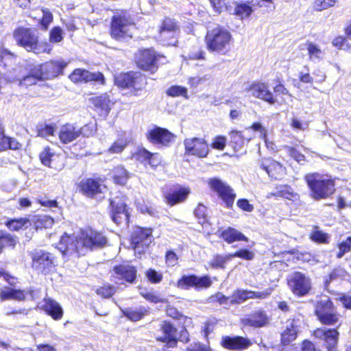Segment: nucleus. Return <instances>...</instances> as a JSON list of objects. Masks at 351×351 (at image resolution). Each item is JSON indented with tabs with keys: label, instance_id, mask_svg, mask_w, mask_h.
Returning <instances> with one entry per match:
<instances>
[{
	"label": "nucleus",
	"instance_id": "cd10ccee",
	"mask_svg": "<svg viewBox=\"0 0 351 351\" xmlns=\"http://www.w3.org/2000/svg\"><path fill=\"white\" fill-rule=\"evenodd\" d=\"M267 164H263V167L270 177L280 179L285 175V169L281 164L274 160H267Z\"/></svg>",
	"mask_w": 351,
	"mask_h": 351
},
{
	"label": "nucleus",
	"instance_id": "f3484780",
	"mask_svg": "<svg viewBox=\"0 0 351 351\" xmlns=\"http://www.w3.org/2000/svg\"><path fill=\"white\" fill-rule=\"evenodd\" d=\"M313 335L315 337L324 341L328 350L335 347L339 339V332L337 329L317 328L314 330Z\"/></svg>",
	"mask_w": 351,
	"mask_h": 351
},
{
	"label": "nucleus",
	"instance_id": "c756f323",
	"mask_svg": "<svg viewBox=\"0 0 351 351\" xmlns=\"http://www.w3.org/2000/svg\"><path fill=\"white\" fill-rule=\"evenodd\" d=\"M41 15V19H39L40 23L44 29H47L49 25L53 21V14L47 8H41L36 11H32L30 16L32 18L36 19Z\"/></svg>",
	"mask_w": 351,
	"mask_h": 351
},
{
	"label": "nucleus",
	"instance_id": "f8f14e48",
	"mask_svg": "<svg viewBox=\"0 0 351 351\" xmlns=\"http://www.w3.org/2000/svg\"><path fill=\"white\" fill-rule=\"evenodd\" d=\"M136 268L130 265H117L111 272L112 280L117 284H121L123 280L132 283L136 278Z\"/></svg>",
	"mask_w": 351,
	"mask_h": 351
},
{
	"label": "nucleus",
	"instance_id": "4be33fe9",
	"mask_svg": "<svg viewBox=\"0 0 351 351\" xmlns=\"http://www.w3.org/2000/svg\"><path fill=\"white\" fill-rule=\"evenodd\" d=\"M250 340L241 337H225L222 339L221 345L226 349L241 350L251 346Z\"/></svg>",
	"mask_w": 351,
	"mask_h": 351
},
{
	"label": "nucleus",
	"instance_id": "72a5a7b5",
	"mask_svg": "<svg viewBox=\"0 0 351 351\" xmlns=\"http://www.w3.org/2000/svg\"><path fill=\"white\" fill-rule=\"evenodd\" d=\"M158 38L164 45H176L179 32L158 31Z\"/></svg>",
	"mask_w": 351,
	"mask_h": 351
},
{
	"label": "nucleus",
	"instance_id": "aec40b11",
	"mask_svg": "<svg viewBox=\"0 0 351 351\" xmlns=\"http://www.w3.org/2000/svg\"><path fill=\"white\" fill-rule=\"evenodd\" d=\"M89 100L95 110L103 116H106L114 105L106 93L93 97Z\"/></svg>",
	"mask_w": 351,
	"mask_h": 351
},
{
	"label": "nucleus",
	"instance_id": "9b49d317",
	"mask_svg": "<svg viewBox=\"0 0 351 351\" xmlns=\"http://www.w3.org/2000/svg\"><path fill=\"white\" fill-rule=\"evenodd\" d=\"M208 184L212 190L217 193L228 208L233 205L236 194L229 186L217 178L210 179Z\"/></svg>",
	"mask_w": 351,
	"mask_h": 351
},
{
	"label": "nucleus",
	"instance_id": "473e14b6",
	"mask_svg": "<svg viewBox=\"0 0 351 351\" xmlns=\"http://www.w3.org/2000/svg\"><path fill=\"white\" fill-rule=\"evenodd\" d=\"M230 136L232 142L239 147L241 146L245 142L248 143L252 138H254L253 135L249 134V130H245L243 133L239 131L234 130L230 133Z\"/></svg>",
	"mask_w": 351,
	"mask_h": 351
},
{
	"label": "nucleus",
	"instance_id": "6ab92c4d",
	"mask_svg": "<svg viewBox=\"0 0 351 351\" xmlns=\"http://www.w3.org/2000/svg\"><path fill=\"white\" fill-rule=\"evenodd\" d=\"M110 206L112 208V219L114 223L119 224L123 221H128V213L124 202L117 199H112Z\"/></svg>",
	"mask_w": 351,
	"mask_h": 351
},
{
	"label": "nucleus",
	"instance_id": "e433bc0d",
	"mask_svg": "<svg viewBox=\"0 0 351 351\" xmlns=\"http://www.w3.org/2000/svg\"><path fill=\"white\" fill-rule=\"evenodd\" d=\"M56 158H58V156L51 152L49 148H45L40 154V158L42 163L51 168H56L53 164V161Z\"/></svg>",
	"mask_w": 351,
	"mask_h": 351
},
{
	"label": "nucleus",
	"instance_id": "0eeeda50",
	"mask_svg": "<svg viewBox=\"0 0 351 351\" xmlns=\"http://www.w3.org/2000/svg\"><path fill=\"white\" fill-rule=\"evenodd\" d=\"M288 284L293 293L298 296L306 295L311 289V279L299 271L289 277Z\"/></svg>",
	"mask_w": 351,
	"mask_h": 351
},
{
	"label": "nucleus",
	"instance_id": "3c124183",
	"mask_svg": "<svg viewBox=\"0 0 351 351\" xmlns=\"http://www.w3.org/2000/svg\"><path fill=\"white\" fill-rule=\"evenodd\" d=\"M234 1L235 0H210L213 7L218 12H221L223 10H228Z\"/></svg>",
	"mask_w": 351,
	"mask_h": 351
},
{
	"label": "nucleus",
	"instance_id": "338daca9",
	"mask_svg": "<svg viewBox=\"0 0 351 351\" xmlns=\"http://www.w3.org/2000/svg\"><path fill=\"white\" fill-rule=\"evenodd\" d=\"M291 128L297 131H304L308 129V124L298 119L297 117H293L291 121Z\"/></svg>",
	"mask_w": 351,
	"mask_h": 351
},
{
	"label": "nucleus",
	"instance_id": "c85d7f7f",
	"mask_svg": "<svg viewBox=\"0 0 351 351\" xmlns=\"http://www.w3.org/2000/svg\"><path fill=\"white\" fill-rule=\"evenodd\" d=\"M141 76L135 77L132 73H121L115 77L114 83L119 87L122 88L134 86L137 80H142Z\"/></svg>",
	"mask_w": 351,
	"mask_h": 351
},
{
	"label": "nucleus",
	"instance_id": "7ed1b4c3",
	"mask_svg": "<svg viewBox=\"0 0 351 351\" xmlns=\"http://www.w3.org/2000/svg\"><path fill=\"white\" fill-rule=\"evenodd\" d=\"M66 65L67 62L63 60L51 61L38 65L32 70L31 75L23 78L21 84L27 86L36 83V80H44L54 78L62 73Z\"/></svg>",
	"mask_w": 351,
	"mask_h": 351
},
{
	"label": "nucleus",
	"instance_id": "49530a36",
	"mask_svg": "<svg viewBox=\"0 0 351 351\" xmlns=\"http://www.w3.org/2000/svg\"><path fill=\"white\" fill-rule=\"evenodd\" d=\"M337 247L339 252L337 254V257L341 258L343 255L351 251V237H348L345 239L341 241Z\"/></svg>",
	"mask_w": 351,
	"mask_h": 351
},
{
	"label": "nucleus",
	"instance_id": "1a4fd4ad",
	"mask_svg": "<svg viewBox=\"0 0 351 351\" xmlns=\"http://www.w3.org/2000/svg\"><path fill=\"white\" fill-rule=\"evenodd\" d=\"M152 230L136 227L131 236V245L135 253L141 254L152 242Z\"/></svg>",
	"mask_w": 351,
	"mask_h": 351
},
{
	"label": "nucleus",
	"instance_id": "b1692460",
	"mask_svg": "<svg viewBox=\"0 0 351 351\" xmlns=\"http://www.w3.org/2000/svg\"><path fill=\"white\" fill-rule=\"evenodd\" d=\"M163 335L157 337V340L166 343L169 347H174L177 343L176 330L168 322H164L161 326Z\"/></svg>",
	"mask_w": 351,
	"mask_h": 351
},
{
	"label": "nucleus",
	"instance_id": "ddd939ff",
	"mask_svg": "<svg viewBox=\"0 0 351 351\" xmlns=\"http://www.w3.org/2000/svg\"><path fill=\"white\" fill-rule=\"evenodd\" d=\"M32 267L44 272L53 266L54 257L50 253L43 250H36L32 253Z\"/></svg>",
	"mask_w": 351,
	"mask_h": 351
},
{
	"label": "nucleus",
	"instance_id": "58836bf2",
	"mask_svg": "<svg viewBox=\"0 0 351 351\" xmlns=\"http://www.w3.org/2000/svg\"><path fill=\"white\" fill-rule=\"evenodd\" d=\"M347 276V272L341 267L334 269L325 278V286L327 287L329 284L337 280L344 278Z\"/></svg>",
	"mask_w": 351,
	"mask_h": 351
},
{
	"label": "nucleus",
	"instance_id": "2eb2a0df",
	"mask_svg": "<svg viewBox=\"0 0 351 351\" xmlns=\"http://www.w3.org/2000/svg\"><path fill=\"white\" fill-rule=\"evenodd\" d=\"M248 92L256 98L263 99L271 104L275 103L273 94L269 90L268 85L265 83H253L248 88Z\"/></svg>",
	"mask_w": 351,
	"mask_h": 351
},
{
	"label": "nucleus",
	"instance_id": "a19ab883",
	"mask_svg": "<svg viewBox=\"0 0 351 351\" xmlns=\"http://www.w3.org/2000/svg\"><path fill=\"white\" fill-rule=\"evenodd\" d=\"M123 313L129 319L133 322H136L140 320L147 313V310L144 308H141L140 309L127 308Z\"/></svg>",
	"mask_w": 351,
	"mask_h": 351
},
{
	"label": "nucleus",
	"instance_id": "c9c22d12",
	"mask_svg": "<svg viewBox=\"0 0 351 351\" xmlns=\"http://www.w3.org/2000/svg\"><path fill=\"white\" fill-rule=\"evenodd\" d=\"M113 180L116 184L124 185L128 178V172L122 167H117L113 171Z\"/></svg>",
	"mask_w": 351,
	"mask_h": 351
},
{
	"label": "nucleus",
	"instance_id": "6e6552de",
	"mask_svg": "<svg viewBox=\"0 0 351 351\" xmlns=\"http://www.w3.org/2000/svg\"><path fill=\"white\" fill-rule=\"evenodd\" d=\"M185 154L197 158H206L209 153V146L203 138L189 137L184 139Z\"/></svg>",
	"mask_w": 351,
	"mask_h": 351
},
{
	"label": "nucleus",
	"instance_id": "37998d69",
	"mask_svg": "<svg viewBox=\"0 0 351 351\" xmlns=\"http://www.w3.org/2000/svg\"><path fill=\"white\" fill-rule=\"evenodd\" d=\"M158 31L180 32V28L174 19L166 17L162 21Z\"/></svg>",
	"mask_w": 351,
	"mask_h": 351
},
{
	"label": "nucleus",
	"instance_id": "5fc2aeb1",
	"mask_svg": "<svg viewBox=\"0 0 351 351\" xmlns=\"http://www.w3.org/2000/svg\"><path fill=\"white\" fill-rule=\"evenodd\" d=\"M206 207L199 204L195 208L194 214L199 220V223L204 225L207 222Z\"/></svg>",
	"mask_w": 351,
	"mask_h": 351
},
{
	"label": "nucleus",
	"instance_id": "7c9ffc66",
	"mask_svg": "<svg viewBox=\"0 0 351 351\" xmlns=\"http://www.w3.org/2000/svg\"><path fill=\"white\" fill-rule=\"evenodd\" d=\"M0 298L2 301L5 300H23L25 296L23 291L6 287L0 291Z\"/></svg>",
	"mask_w": 351,
	"mask_h": 351
},
{
	"label": "nucleus",
	"instance_id": "bf43d9fd",
	"mask_svg": "<svg viewBox=\"0 0 351 351\" xmlns=\"http://www.w3.org/2000/svg\"><path fill=\"white\" fill-rule=\"evenodd\" d=\"M230 254L231 255V259L234 257H238L243 260L251 261L254 258V253L245 249L239 250L236 252Z\"/></svg>",
	"mask_w": 351,
	"mask_h": 351
},
{
	"label": "nucleus",
	"instance_id": "13d9d810",
	"mask_svg": "<svg viewBox=\"0 0 351 351\" xmlns=\"http://www.w3.org/2000/svg\"><path fill=\"white\" fill-rule=\"evenodd\" d=\"M127 141L124 139H119L115 141L108 149L110 154H119L126 147Z\"/></svg>",
	"mask_w": 351,
	"mask_h": 351
},
{
	"label": "nucleus",
	"instance_id": "052dcab7",
	"mask_svg": "<svg viewBox=\"0 0 351 351\" xmlns=\"http://www.w3.org/2000/svg\"><path fill=\"white\" fill-rule=\"evenodd\" d=\"M79 131V137L80 136H90L95 134L96 131V127L95 123H88L85 125H84L82 128H78Z\"/></svg>",
	"mask_w": 351,
	"mask_h": 351
},
{
	"label": "nucleus",
	"instance_id": "4468645a",
	"mask_svg": "<svg viewBox=\"0 0 351 351\" xmlns=\"http://www.w3.org/2000/svg\"><path fill=\"white\" fill-rule=\"evenodd\" d=\"M70 80L75 82H95L99 84H105V78L104 75L100 72H90L85 69H77L69 75Z\"/></svg>",
	"mask_w": 351,
	"mask_h": 351
},
{
	"label": "nucleus",
	"instance_id": "603ef678",
	"mask_svg": "<svg viewBox=\"0 0 351 351\" xmlns=\"http://www.w3.org/2000/svg\"><path fill=\"white\" fill-rule=\"evenodd\" d=\"M212 280L208 276L199 277L195 275V285L196 289H207L212 285Z\"/></svg>",
	"mask_w": 351,
	"mask_h": 351
},
{
	"label": "nucleus",
	"instance_id": "39448f33",
	"mask_svg": "<svg viewBox=\"0 0 351 351\" xmlns=\"http://www.w3.org/2000/svg\"><path fill=\"white\" fill-rule=\"evenodd\" d=\"M14 37L17 44L27 51L39 53L46 50L47 45H42L38 43V32L31 28L19 27L14 32Z\"/></svg>",
	"mask_w": 351,
	"mask_h": 351
},
{
	"label": "nucleus",
	"instance_id": "de8ad7c7",
	"mask_svg": "<svg viewBox=\"0 0 351 351\" xmlns=\"http://www.w3.org/2000/svg\"><path fill=\"white\" fill-rule=\"evenodd\" d=\"M195 285V275L183 276L176 284L178 288L182 289H189L191 287H194Z\"/></svg>",
	"mask_w": 351,
	"mask_h": 351
},
{
	"label": "nucleus",
	"instance_id": "680f3d73",
	"mask_svg": "<svg viewBox=\"0 0 351 351\" xmlns=\"http://www.w3.org/2000/svg\"><path fill=\"white\" fill-rule=\"evenodd\" d=\"M141 294L147 301L154 304H157L159 302H166L165 299L160 298L158 295L156 294L154 292H141Z\"/></svg>",
	"mask_w": 351,
	"mask_h": 351
},
{
	"label": "nucleus",
	"instance_id": "bb28decb",
	"mask_svg": "<svg viewBox=\"0 0 351 351\" xmlns=\"http://www.w3.org/2000/svg\"><path fill=\"white\" fill-rule=\"evenodd\" d=\"M245 324L250 326L259 328L267 325L269 317L263 311H258L245 319Z\"/></svg>",
	"mask_w": 351,
	"mask_h": 351
},
{
	"label": "nucleus",
	"instance_id": "8fccbe9b",
	"mask_svg": "<svg viewBox=\"0 0 351 351\" xmlns=\"http://www.w3.org/2000/svg\"><path fill=\"white\" fill-rule=\"evenodd\" d=\"M309 58L311 60H321L324 56V52L315 45L309 43L307 45Z\"/></svg>",
	"mask_w": 351,
	"mask_h": 351
},
{
	"label": "nucleus",
	"instance_id": "a878e982",
	"mask_svg": "<svg viewBox=\"0 0 351 351\" xmlns=\"http://www.w3.org/2000/svg\"><path fill=\"white\" fill-rule=\"evenodd\" d=\"M44 311L55 320H60L63 316V309L56 301L51 299H45Z\"/></svg>",
	"mask_w": 351,
	"mask_h": 351
},
{
	"label": "nucleus",
	"instance_id": "dca6fc26",
	"mask_svg": "<svg viewBox=\"0 0 351 351\" xmlns=\"http://www.w3.org/2000/svg\"><path fill=\"white\" fill-rule=\"evenodd\" d=\"M301 324L302 322L299 319H293L286 322L285 329L281 334L282 344L288 345L296 339Z\"/></svg>",
	"mask_w": 351,
	"mask_h": 351
},
{
	"label": "nucleus",
	"instance_id": "412c9836",
	"mask_svg": "<svg viewBox=\"0 0 351 351\" xmlns=\"http://www.w3.org/2000/svg\"><path fill=\"white\" fill-rule=\"evenodd\" d=\"M173 137L168 130L160 128L151 130L147 134V138L150 142L162 145H167L173 139Z\"/></svg>",
	"mask_w": 351,
	"mask_h": 351
},
{
	"label": "nucleus",
	"instance_id": "69168bd1",
	"mask_svg": "<svg viewBox=\"0 0 351 351\" xmlns=\"http://www.w3.org/2000/svg\"><path fill=\"white\" fill-rule=\"evenodd\" d=\"M336 0H316L314 3V8L317 10H322L333 6Z\"/></svg>",
	"mask_w": 351,
	"mask_h": 351
},
{
	"label": "nucleus",
	"instance_id": "f03ea898",
	"mask_svg": "<svg viewBox=\"0 0 351 351\" xmlns=\"http://www.w3.org/2000/svg\"><path fill=\"white\" fill-rule=\"evenodd\" d=\"M205 41L210 52L225 55L230 51L234 38L228 29L218 27L207 33Z\"/></svg>",
	"mask_w": 351,
	"mask_h": 351
},
{
	"label": "nucleus",
	"instance_id": "4d7b16f0",
	"mask_svg": "<svg viewBox=\"0 0 351 351\" xmlns=\"http://www.w3.org/2000/svg\"><path fill=\"white\" fill-rule=\"evenodd\" d=\"M167 94L172 97L182 96L187 98V90L186 88L180 86H173L167 90Z\"/></svg>",
	"mask_w": 351,
	"mask_h": 351
},
{
	"label": "nucleus",
	"instance_id": "864d4df0",
	"mask_svg": "<svg viewBox=\"0 0 351 351\" xmlns=\"http://www.w3.org/2000/svg\"><path fill=\"white\" fill-rule=\"evenodd\" d=\"M16 243V240L10 234H2L0 233V254L5 246L14 247Z\"/></svg>",
	"mask_w": 351,
	"mask_h": 351
},
{
	"label": "nucleus",
	"instance_id": "5701e85b",
	"mask_svg": "<svg viewBox=\"0 0 351 351\" xmlns=\"http://www.w3.org/2000/svg\"><path fill=\"white\" fill-rule=\"evenodd\" d=\"M78 127L73 124H65L58 131V137L61 143H69L79 138Z\"/></svg>",
	"mask_w": 351,
	"mask_h": 351
},
{
	"label": "nucleus",
	"instance_id": "e2e57ef3",
	"mask_svg": "<svg viewBox=\"0 0 351 351\" xmlns=\"http://www.w3.org/2000/svg\"><path fill=\"white\" fill-rule=\"evenodd\" d=\"M145 275L152 283H158L162 280V274L152 269H149Z\"/></svg>",
	"mask_w": 351,
	"mask_h": 351
},
{
	"label": "nucleus",
	"instance_id": "0e129e2a",
	"mask_svg": "<svg viewBox=\"0 0 351 351\" xmlns=\"http://www.w3.org/2000/svg\"><path fill=\"white\" fill-rule=\"evenodd\" d=\"M226 138L223 136H215L212 141L211 147L213 149L223 150L226 145Z\"/></svg>",
	"mask_w": 351,
	"mask_h": 351
},
{
	"label": "nucleus",
	"instance_id": "9d476101",
	"mask_svg": "<svg viewBox=\"0 0 351 351\" xmlns=\"http://www.w3.org/2000/svg\"><path fill=\"white\" fill-rule=\"evenodd\" d=\"M315 311L319 320L324 324L334 325L339 320V315L335 312L332 302L328 298L317 304Z\"/></svg>",
	"mask_w": 351,
	"mask_h": 351
},
{
	"label": "nucleus",
	"instance_id": "393cba45",
	"mask_svg": "<svg viewBox=\"0 0 351 351\" xmlns=\"http://www.w3.org/2000/svg\"><path fill=\"white\" fill-rule=\"evenodd\" d=\"M219 232V236L229 244L240 241H248L247 237L238 230L232 227H228Z\"/></svg>",
	"mask_w": 351,
	"mask_h": 351
},
{
	"label": "nucleus",
	"instance_id": "f704fd0d",
	"mask_svg": "<svg viewBox=\"0 0 351 351\" xmlns=\"http://www.w3.org/2000/svg\"><path fill=\"white\" fill-rule=\"evenodd\" d=\"M156 60L155 51L152 49H146L142 53L139 64L144 69H148L150 66L154 65Z\"/></svg>",
	"mask_w": 351,
	"mask_h": 351
},
{
	"label": "nucleus",
	"instance_id": "f257e3e1",
	"mask_svg": "<svg viewBox=\"0 0 351 351\" xmlns=\"http://www.w3.org/2000/svg\"><path fill=\"white\" fill-rule=\"evenodd\" d=\"M107 242V238L101 232L87 228L82 230L77 235L64 233L58 244V249L64 256L84 255L88 251L104 247Z\"/></svg>",
	"mask_w": 351,
	"mask_h": 351
},
{
	"label": "nucleus",
	"instance_id": "423d86ee",
	"mask_svg": "<svg viewBox=\"0 0 351 351\" xmlns=\"http://www.w3.org/2000/svg\"><path fill=\"white\" fill-rule=\"evenodd\" d=\"M133 25V21L127 12L116 14L112 21L111 36L117 40H121L126 37L131 38V29Z\"/></svg>",
	"mask_w": 351,
	"mask_h": 351
},
{
	"label": "nucleus",
	"instance_id": "ea45409f",
	"mask_svg": "<svg viewBox=\"0 0 351 351\" xmlns=\"http://www.w3.org/2000/svg\"><path fill=\"white\" fill-rule=\"evenodd\" d=\"M231 260V255L230 254H226L225 256L223 255H215L213 258L210 261L209 265L212 268H221L223 269L225 267V265L226 263Z\"/></svg>",
	"mask_w": 351,
	"mask_h": 351
},
{
	"label": "nucleus",
	"instance_id": "a211bd4d",
	"mask_svg": "<svg viewBox=\"0 0 351 351\" xmlns=\"http://www.w3.org/2000/svg\"><path fill=\"white\" fill-rule=\"evenodd\" d=\"M81 190L84 194L88 197H96L99 194L104 193L106 187L98 180L86 179L82 180L80 184Z\"/></svg>",
	"mask_w": 351,
	"mask_h": 351
},
{
	"label": "nucleus",
	"instance_id": "a18cd8bd",
	"mask_svg": "<svg viewBox=\"0 0 351 351\" xmlns=\"http://www.w3.org/2000/svg\"><path fill=\"white\" fill-rule=\"evenodd\" d=\"M29 223V219L26 218H20L8 221L6 223V226L10 230L18 231L23 227H27Z\"/></svg>",
	"mask_w": 351,
	"mask_h": 351
},
{
	"label": "nucleus",
	"instance_id": "4c0bfd02",
	"mask_svg": "<svg viewBox=\"0 0 351 351\" xmlns=\"http://www.w3.org/2000/svg\"><path fill=\"white\" fill-rule=\"evenodd\" d=\"M53 223V219L47 215L36 216L34 219V223L36 229L51 228Z\"/></svg>",
	"mask_w": 351,
	"mask_h": 351
},
{
	"label": "nucleus",
	"instance_id": "79ce46f5",
	"mask_svg": "<svg viewBox=\"0 0 351 351\" xmlns=\"http://www.w3.org/2000/svg\"><path fill=\"white\" fill-rule=\"evenodd\" d=\"M249 291L239 289L233 293L230 297V304H241L250 300Z\"/></svg>",
	"mask_w": 351,
	"mask_h": 351
},
{
	"label": "nucleus",
	"instance_id": "774afa93",
	"mask_svg": "<svg viewBox=\"0 0 351 351\" xmlns=\"http://www.w3.org/2000/svg\"><path fill=\"white\" fill-rule=\"evenodd\" d=\"M152 153L145 149H141L134 156L136 160L147 164L151 156Z\"/></svg>",
	"mask_w": 351,
	"mask_h": 351
},
{
	"label": "nucleus",
	"instance_id": "c03bdc74",
	"mask_svg": "<svg viewBox=\"0 0 351 351\" xmlns=\"http://www.w3.org/2000/svg\"><path fill=\"white\" fill-rule=\"evenodd\" d=\"M253 10L252 7L247 3L238 4L234 9V14L241 19L249 17Z\"/></svg>",
	"mask_w": 351,
	"mask_h": 351
},
{
	"label": "nucleus",
	"instance_id": "09e8293b",
	"mask_svg": "<svg viewBox=\"0 0 351 351\" xmlns=\"http://www.w3.org/2000/svg\"><path fill=\"white\" fill-rule=\"evenodd\" d=\"M55 127L52 125H42L38 128V136L46 138L48 140L54 136Z\"/></svg>",
	"mask_w": 351,
	"mask_h": 351
},
{
	"label": "nucleus",
	"instance_id": "6e6d98bb",
	"mask_svg": "<svg viewBox=\"0 0 351 351\" xmlns=\"http://www.w3.org/2000/svg\"><path fill=\"white\" fill-rule=\"evenodd\" d=\"M63 40V30L60 27H54L49 33V41L51 43H60Z\"/></svg>",
	"mask_w": 351,
	"mask_h": 351
},
{
	"label": "nucleus",
	"instance_id": "2f4dec72",
	"mask_svg": "<svg viewBox=\"0 0 351 351\" xmlns=\"http://www.w3.org/2000/svg\"><path fill=\"white\" fill-rule=\"evenodd\" d=\"M190 193L188 188H182L178 191L167 194L165 196L167 204L173 206L177 203L182 202L186 199L187 195Z\"/></svg>",
	"mask_w": 351,
	"mask_h": 351
},
{
	"label": "nucleus",
	"instance_id": "20e7f679",
	"mask_svg": "<svg viewBox=\"0 0 351 351\" xmlns=\"http://www.w3.org/2000/svg\"><path fill=\"white\" fill-rule=\"evenodd\" d=\"M304 180L311 190V196L314 199L328 197L335 191V184L328 176L318 173H308Z\"/></svg>",
	"mask_w": 351,
	"mask_h": 351
}]
</instances>
